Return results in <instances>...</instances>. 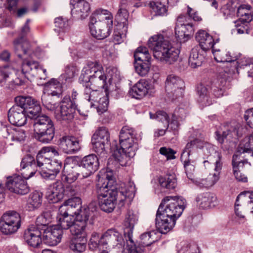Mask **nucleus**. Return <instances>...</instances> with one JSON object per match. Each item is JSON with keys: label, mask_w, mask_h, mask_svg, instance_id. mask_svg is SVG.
<instances>
[{"label": "nucleus", "mask_w": 253, "mask_h": 253, "mask_svg": "<svg viewBox=\"0 0 253 253\" xmlns=\"http://www.w3.org/2000/svg\"><path fill=\"white\" fill-rule=\"evenodd\" d=\"M159 183L164 188L168 189H173L176 186V179L175 175H168L165 177L159 178Z\"/></svg>", "instance_id": "obj_51"}, {"label": "nucleus", "mask_w": 253, "mask_h": 253, "mask_svg": "<svg viewBox=\"0 0 253 253\" xmlns=\"http://www.w3.org/2000/svg\"><path fill=\"white\" fill-rule=\"evenodd\" d=\"M81 199L79 197H74L65 201L59 209V213L75 215L81 208Z\"/></svg>", "instance_id": "obj_31"}, {"label": "nucleus", "mask_w": 253, "mask_h": 253, "mask_svg": "<svg viewBox=\"0 0 253 253\" xmlns=\"http://www.w3.org/2000/svg\"><path fill=\"white\" fill-rule=\"evenodd\" d=\"M29 21V19L27 20L26 23L22 28L20 37L13 42L15 51L20 58H22L23 55L29 53L30 51L29 42L24 39V37L30 32Z\"/></svg>", "instance_id": "obj_16"}, {"label": "nucleus", "mask_w": 253, "mask_h": 253, "mask_svg": "<svg viewBox=\"0 0 253 253\" xmlns=\"http://www.w3.org/2000/svg\"><path fill=\"white\" fill-rule=\"evenodd\" d=\"M177 248V253H194L192 251L191 246L185 242H181Z\"/></svg>", "instance_id": "obj_64"}, {"label": "nucleus", "mask_w": 253, "mask_h": 253, "mask_svg": "<svg viewBox=\"0 0 253 253\" xmlns=\"http://www.w3.org/2000/svg\"><path fill=\"white\" fill-rule=\"evenodd\" d=\"M113 156L116 161L123 167L129 165L131 162V158L135 155V149H131L129 151H125L121 149L117 148L114 150Z\"/></svg>", "instance_id": "obj_33"}, {"label": "nucleus", "mask_w": 253, "mask_h": 253, "mask_svg": "<svg viewBox=\"0 0 253 253\" xmlns=\"http://www.w3.org/2000/svg\"><path fill=\"white\" fill-rule=\"evenodd\" d=\"M7 135L5 137H8L12 141L23 142L26 138V131L20 128H7L5 129Z\"/></svg>", "instance_id": "obj_43"}, {"label": "nucleus", "mask_w": 253, "mask_h": 253, "mask_svg": "<svg viewBox=\"0 0 253 253\" xmlns=\"http://www.w3.org/2000/svg\"><path fill=\"white\" fill-rule=\"evenodd\" d=\"M221 155L217 151L213 150L212 154L208 157V160L204 162L205 167L211 164L213 167L214 172L210 173L205 178H199L195 180V184L200 188H210L213 186L219 179L221 170L222 168Z\"/></svg>", "instance_id": "obj_7"}, {"label": "nucleus", "mask_w": 253, "mask_h": 253, "mask_svg": "<svg viewBox=\"0 0 253 253\" xmlns=\"http://www.w3.org/2000/svg\"><path fill=\"white\" fill-rule=\"evenodd\" d=\"M59 148L65 153L73 154L79 150V142L76 138L70 136L62 137L58 141Z\"/></svg>", "instance_id": "obj_24"}, {"label": "nucleus", "mask_w": 253, "mask_h": 253, "mask_svg": "<svg viewBox=\"0 0 253 253\" xmlns=\"http://www.w3.org/2000/svg\"><path fill=\"white\" fill-rule=\"evenodd\" d=\"M92 213V211H90L88 207H81L77 212V214H75V220L80 222H84L87 225L89 217L91 215Z\"/></svg>", "instance_id": "obj_54"}, {"label": "nucleus", "mask_w": 253, "mask_h": 253, "mask_svg": "<svg viewBox=\"0 0 253 253\" xmlns=\"http://www.w3.org/2000/svg\"><path fill=\"white\" fill-rule=\"evenodd\" d=\"M84 87L107 89V76L102 65L97 61H88L83 67L79 78Z\"/></svg>", "instance_id": "obj_5"}, {"label": "nucleus", "mask_w": 253, "mask_h": 253, "mask_svg": "<svg viewBox=\"0 0 253 253\" xmlns=\"http://www.w3.org/2000/svg\"><path fill=\"white\" fill-rule=\"evenodd\" d=\"M58 220V225L63 229L71 230V226L74 224L76 221L74 215H70L68 214H63L62 213L58 212L57 217Z\"/></svg>", "instance_id": "obj_44"}, {"label": "nucleus", "mask_w": 253, "mask_h": 253, "mask_svg": "<svg viewBox=\"0 0 253 253\" xmlns=\"http://www.w3.org/2000/svg\"><path fill=\"white\" fill-rule=\"evenodd\" d=\"M38 166L36 164L30 166L25 169H21L22 174L23 177L28 179L32 177L38 171Z\"/></svg>", "instance_id": "obj_61"}, {"label": "nucleus", "mask_w": 253, "mask_h": 253, "mask_svg": "<svg viewBox=\"0 0 253 253\" xmlns=\"http://www.w3.org/2000/svg\"><path fill=\"white\" fill-rule=\"evenodd\" d=\"M108 77H109V82L115 81L119 79L120 73L118 69L115 67H109L107 69Z\"/></svg>", "instance_id": "obj_63"}, {"label": "nucleus", "mask_w": 253, "mask_h": 253, "mask_svg": "<svg viewBox=\"0 0 253 253\" xmlns=\"http://www.w3.org/2000/svg\"><path fill=\"white\" fill-rule=\"evenodd\" d=\"M181 159L183 163L187 177L195 183L194 173L195 171V164L194 161L190 159V157H185V158H182L181 157Z\"/></svg>", "instance_id": "obj_47"}, {"label": "nucleus", "mask_w": 253, "mask_h": 253, "mask_svg": "<svg viewBox=\"0 0 253 253\" xmlns=\"http://www.w3.org/2000/svg\"><path fill=\"white\" fill-rule=\"evenodd\" d=\"M134 67L136 72L140 76L147 75L150 70V62H135Z\"/></svg>", "instance_id": "obj_56"}, {"label": "nucleus", "mask_w": 253, "mask_h": 253, "mask_svg": "<svg viewBox=\"0 0 253 253\" xmlns=\"http://www.w3.org/2000/svg\"><path fill=\"white\" fill-rule=\"evenodd\" d=\"M62 167V163L61 161L58 160H50L46 169L57 174L60 172Z\"/></svg>", "instance_id": "obj_62"}, {"label": "nucleus", "mask_w": 253, "mask_h": 253, "mask_svg": "<svg viewBox=\"0 0 253 253\" xmlns=\"http://www.w3.org/2000/svg\"><path fill=\"white\" fill-rule=\"evenodd\" d=\"M27 115L24 110L18 106H13L8 111L9 121L13 125L22 126L27 120Z\"/></svg>", "instance_id": "obj_27"}, {"label": "nucleus", "mask_w": 253, "mask_h": 253, "mask_svg": "<svg viewBox=\"0 0 253 253\" xmlns=\"http://www.w3.org/2000/svg\"><path fill=\"white\" fill-rule=\"evenodd\" d=\"M150 116L151 119H155L163 123L167 129L169 128V118L168 114L166 112L158 111L155 114L150 113Z\"/></svg>", "instance_id": "obj_57"}, {"label": "nucleus", "mask_w": 253, "mask_h": 253, "mask_svg": "<svg viewBox=\"0 0 253 253\" xmlns=\"http://www.w3.org/2000/svg\"><path fill=\"white\" fill-rule=\"evenodd\" d=\"M53 96L50 93H44L42 96V103L48 110H54L56 107V103L53 99Z\"/></svg>", "instance_id": "obj_59"}, {"label": "nucleus", "mask_w": 253, "mask_h": 253, "mask_svg": "<svg viewBox=\"0 0 253 253\" xmlns=\"http://www.w3.org/2000/svg\"><path fill=\"white\" fill-rule=\"evenodd\" d=\"M34 130L35 138L39 141L48 143L54 138L55 128L52 120L46 115L34 118Z\"/></svg>", "instance_id": "obj_8"}, {"label": "nucleus", "mask_w": 253, "mask_h": 253, "mask_svg": "<svg viewBox=\"0 0 253 253\" xmlns=\"http://www.w3.org/2000/svg\"><path fill=\"white\" fill-rule=\"evenodd\" d=\"M86 242L87 238L71 237L69 247L74 252L82 253L85 250Z\"/></svg>", "instance_id": "obj_42"}, {"label": "nucleus", "mask_w": 253, "mask_h": 253, "mask_svg": "<svg viewBox=\"0 0 253 253\" xmlns=\"http://www.w3.org/2000/svg\"><path fill=\"white\" fill-rule=\"evenodd\" d=\"M148 45L153 50L154 57L163 63L172 64L179 58L180 50L172 46L169 41L162 35L151 37Z\"/></svg>", "instance_id": "obj_4"}, {"label": "nucleus", "mask_w": 253, "mask_h": 253, "mask_svg": "<svg viewBox=\"0 0 253 253\" xmlns=\"http://www.w3.org/2000/svg\"><path fill=\"white\" fill-rule=\"evenodd\" d=\"M48 157V154L45 153L42 149L37 155L36 164L38 167L39 168L43 167L46 169L47 165L51 160Z\"/></svg>", "instance_id": "obj_55"}, {"label": "nucleus", "mask_w": 253, "mask_h": 253, "mask_svg": "<svg viewBox=\"0 0 253 253\" xmlns=\"http://www.w3.org/2000/svg\"><path fill=\"white\" fill-rule=\"evenodd\" d=\"M77 105L71 101L69 97H64L62 101L60 108L54 112V116L58 121H71L74 118Z\"/></svg>", "instance_id": "obj_14"}, {"label": "nucleus", "mask_w": 253, "mask_h": 253, "mask_svg": "<svg viewBox=\"0 0 253 253\" xmlns=\"http://www.w3.org/2000/svg\"><path fill=\"white\" fill-rule=\"evenodd\" d=\"M99 159L94 154H90L83 158L80 167L82 169L83 177H87L96 171L99 167Z\"/></svg>", "instance_id": "obj_19"}, {"label": "nucleus", "mask_w": 253, "mask_h": 253, "mask_svg": "<svg viewBox=\"0 0 253 253\" xmlns=\"http://www.w3.org/2000/svg\"><path fill=\"white\" fill-rule=\"evenodd\" d=\"M138 217L136 214L133 211H128L127 213L125 220L124 235L126 240V245H128L129 242L134 243L132 239L133 229L135 224L137 223Z\"/></svg>", "instance_id": "obj_29"}, {"label": "nucleus", "mask_w": 253, "mask_h": 253, "mask_svg": "<svg viewBox=\"0 0 253 253\" xmlns=\"http://www.w3.org/2000/svg\"><path fill=\"white\" fill-rule=\"evenodd\" d=\"M63 176L68 183L76 181L80 175H82V169L80 166L72 167L70 165H65L63 170Z\"/></svg>", "instance_id": "obj_38"}, {"label": "nucleus", "mask_w": 253, "mask_h": 253, "mask_svg": "<svg viewBox=\"0 0 253 253\" xmlns=\"http://www.w3.org/2000/svg\"><path fill=\"white\" fill-rule=\"evenodd\" d=\"M183 18V16L178 17L175 28L176 36L180 42H185L194 33L192 23H185Z\"/></svg>", "instance_id": "obj_22"}, {"label": "nucleus", "mask_w": 253, "mask_h": 253, "mask_svg": "<svg viewBox=\"0 0 253 253\" xmlns=\"http://www.w3.org/2000/svg\"><path fill=\"white\" fill-rule=\"evenodd\" d=\"M155 234L154 231H152L143 233L140 236V243L138 246H135L136 248H138L137 249L140 252V253H141V252L143 251L141 247H148L155 242V239L153 236L155 235ZM134 244H135L134 243Z\"/></svg>", "instance_id": "obj_48"}, {"label": "nucleus", "mask_w": 253, "mask_h": 253, "mask_svg": "<svg viewBox=\"0 0 253 253\" xmlns=\"http://www.w3.org/2000/svg\"><path fill=\"white\" fill-rule=\"evenodd\" d=\"M186 205V200L182 197L164 198L157 210L155 218L158 230L162 234L169 232L175 226L176 220L182 214Z\"/></svg>", "instance_id": "obj_1"}, {"label": "nucleus", "mask_w": 253, "mask_h": 253, "mask_svg": "<svg viewBox=\"0 0 253 253\" xmlns=\"http://www.w3.org/2000/svg\"><path fill=\"white\" fill-rule=\"evenodd\" d=\"M98 89L90 86L84 87V95L85 98L90 102L91 107L96 108L97 112L101 114L107 110L109 100L107 92L105 95L100 93Z\"/></svg>", "instance_id": "obj_10"}, {"label": "nucleus", "mask_w": 253, "mask_h": 253, "mask_svg": "<svg viewBox=\"0 0 253 253\" xmlns=\"http://www.w3.org/2000/svg\"><path fill=\"white\" fill-rule=\"evenodd\" d=\"M150 6L152 8L156 15L164 16L167 14V8L166 6L161 2H151Z\"/></svg>", "instance_id": "obj_60"}, {"label": "nucleus", "mask_w": 253, "mask_h": 253, "mask_svg": "<svg viewBox=\"0 0 253 253\" xmlns=\"http://www.w3.org/2000/svg\"><path fill=\"white\" fill-rule=\"evenodd\" d=\"M45 69L40 67L38 62L32 60H25L22 65V72L10 66L0 69V85H7L8 87L13 85H21L25 82L26 74L44 80L46 78Z\"/></svg>", "instance_id": "obj_2"}, {"label": "nucleus", "mask_w": 253, "mask_h": 253, "mask_svg": "<svg viewBox=\"0 0 253 253\" xmlns=\"http://www.w3.org/2000/svg\"><path fill=\"white\" fill-rule=\"evenodd\" d=\"M78 71V70L76 66L73 65L67 66L64 74H62L60 78L62 83L65 84L66 82H71Z\"/></svg>", "instance_id": "obj_53"}, {"label": "nucleus", "mask_w": 253, "mask_h": 253, "mask_svg": "<svg viewBox=\"0 0 253 253\" xmlns=\"http://www.w3.org/2000/svg\"><path fill=\"white\" fill-rule=\"evenodd\" d=\"M16 106L22 108L26 112L28 118L34 119L40 112L41 108L39 103L29 96H19L15 97Z\"/></svg>", "instance_id": "obj_13"}, {"label": "nucleus", "mask_w": 253, "mask_h": 253, "mask_svg": "<svg viewBox=\"0 0 253 253\" xmlns=\"http://www.w3.org/2000/svg\"><path fill=\"white\" fill-rule=\"evenodd\" d=\"M113 25V16L107 10L97 9L90 16L89 27L91 35L101 40L110 34Z\"/></svg>", "instance_id": "obj_6"}, {"label": "nucleus", "mask_w": 253, "mask_h": 253, "mask_svg": "<svg viewBox=\"0 0 253 253\" xmlns=\"http://www.w3.org/2000/svg\"><path fill=\"white\" fill-rule=\"evenodd\" d=\"M70 4L72 6V12L78 15L81 19L87 16L90 10L89 4L84 0H71Z\"/></svg>", "instance_id": "obj_34"}, {"label": "nucleus", "mask_w": 253, "mask_h": 253, "mask_svg": "<svg viewBox=\"0 0 253 253\" xmlns=\"http://www.w3.org/2000/svg\"><path fill=\"white\" fill-rule=\"evenodd\" d=\"M42 194L37 191L31 193L27 202V208L29 211H33L42 205Z\"/></svg>", "instance_id": "obj_41"}, {"label": "nucleus", "mask_w": 253, "mask_h": 253, "mask_svg": "<svg viewBox=\"0 0 253 253\" xmlns=\"http://www.w3.org/2000/svg\"><path fill=\"white\" fill-rule=\"evenodd\" d=\"M110 142V133L105 127H100L96 130L91 139L94 151L101 157H106V149Z\"/></svg>", "instance_id": "obj_11"}, {"label": "nucleus", "mask_w": 253, "mask_h": 253, "mask_svg": "<svg viewBox=\"0 0 253 253\" xmlns=\"http://www.w3.org/2000/svg\"><path fill=\"white\" fill-rule=\"evenodd\" d=\"M62 83H60L56 79H51L47 84V87L51 91L50 93L52 96H56L60 97L62 93Z\"/></svg>", "instance_id": "obj_52"}, {"label": "nucleus", "mask_w": 253, "mask_h": 253, "mask_svg": "<svg viewBox=\"0 0 253 253\" xmlns=\"http://www.w3.org/2000/svg\"><path fill=\"white\" fill-rule=\"evenodd\" d=\"M124 239L122 235L114 229L108 230L101 237V245H103L105 250L110 252L111 248L118 245H122Z\"/></svg>", "instance_id": "obj_18"}, {"label": "nucleus", "mask_w": 253, "mask_h": 253, "mask_svg": "<svg viewBox=\"0 0 253 253\" xmlns=\"http://www.w3.org/2000/svg\"><path fill=\"white\" fill-rule=\"evenodd\" d=\"M88 245L89 248L92 250L98 248L101 252L102 250H105L103 245H101V238L96 233H93L91 235Z\"/></svg>", "instance_id": "obj_58"}, {"label": "nucleus", "mask_w": 253, "mask_h": 253, "mask_svg": "<svg viewBox=\"0 0 253 253\" xmlns=\"http://www.w3.org/2000/svg\"><path fill=\"white\" fill-rule=\"evenodd\" d=\"M196 39L199 43V45L202 50L204 51H208L213 48L214 40L211 36L204 30L199 31L196 35Z\"/></svg>", "instance_id": "obj_32"}, {"label": "nucleus", "mask_w": 253, "mask_h": 253, "mask_svg": "<svg viewBox=\"0 0 253 253\" xmlns=\"http://www.w3.org/2000/svg\"><path fill=\"white\" fill-rule=\"evenodd\" d=\"M136 192L134 183L132 181H129L126 184L122 186L118 191V201L120 206L122 207L124 205L125 201L126 198L129 199H132Z\"/></svg>", "instance_id": "obj_30"}, {"label": "nucleus", "mask_w": 253, "mask_h": 253, "mask_svg": "<svg viewBox=\"0 0 253 253\" xmlns=\"http://www.w3.org/2000/svg\"><path fill=\"white\" fill-rule=\"evenodd\" d=\"M135 130L132 128L128 126H124L120 133V145L126 146V140L128 141L129 145H135Z\"/></svg>", "instance_id": "obj_36"}, {"label": "nucleus", "mask_w": 253, "mask_h": 253, "mask_svg": "<svg viewBox=\"0 0 253 253\" xmlns=\"http://www.w3.org/2000/svg\"><path fill=\"white\" fill-rule=\"evenodd\" d=\"M41 235L42 233L39 227L32 225L25 231L24 239L29 246L36 248L42 242Z\"/></svg>", "instance_id": "obj_23"}, {"label": "nucleus", "mask_w": 253, "mask_h": 253, "mask_svg": "<svg viewBox=\"0 0 253 253\" xmlns=\"http://www.w3.org/2000/svg\"><path fill=\"white\" fill-rule=\"evenodd\" d=\"M247 146H244L241 143L233 156L232 166L233 171L234 167H236L237 171H240L243 168L245 164H248L247 160L246 159L248 156H253V134L250 136L249 138V143Z\"/></svg>", "instance_id": "obj_12"}, {"label": "nucleus", "mask_w": 253, "mask_h": 253, "mask_svg": "<svg viewBox=\"0 0 253 253\" xmlns=\"http://www.w3.org/2000/svg\"><path fill=\"white\" fill-rule=\"evenodd\" d=\"M130 2H127L126 0L120 1L119 8L116 15V20L118 23L117 30H120L123 28L125 32L127 31V23L129 16L128 8Z\"/></svg>", "instance_id": "obj_25"}, {"label": "nucleus", "mask_w": 253, "mask_h": 253, "mask_svg": "<svg viewBox=\"0 0 253 253\" xmlns=\"http://www.w3.org/2000/svg\"><path fill=\"white\" fill-rule=\"evenodd\" d=\"M243 206L247 210H250L253 214V192L244 191L241 193L237 197L235 204V211L236 215L240 218H244V215L239 211L238 208Z\"/></svg>", "instance_id": "obj_21"}, {"label": "nucleus", "mask_w": 253, "mask_h": 253, "mask_svg": "<svg viewBox=\"0 0 253 253\" xmlns=\"http://www.w3.org/2000/svg\"><path fill=\"white\" fill-rule=\"evenodd\" d=\"M5 186L10 192L19 195L26 194L30 191L26 181L19 175L8 177Z\"/></svg>", "instance_id": "obj_17"}, {"label": "nucleus", "mask_w": 253, "mask_h": 253, "mask_svg": "<svg viewBox=\"0 0 253 253\" xmlns=\"http://www.w3.org/2000/svg\"><path fill=\"white\" fill-rule=\"evenodd\" d=\"M215 60L218 62H230L236 61V57L231 55V53L226 50L215 49L212 50Z\"/></svg>", "instance_id": "obj_46"}, {"label": "nucleus", "mask_w": 253, "mask_h": 253, "mask_svg": "<svg viewBox=\"0 0 253 253\" xmlns=\"http://www.w3.org/2000/svg\"><path fill=\"white\" fill-rule=\"evenodd\" d=\"M148 92V83L144 80L137 82L129 91L130 96L136 99H140Z\"/></svg>", "instance_id": "obj_39"}, {"label": "nucleus", "mask_w": 253, "mask_h": 253, "mask_svg": "<svg viewBox=\"0 0 253 253\" xmlns=\"http://www.w3.org/2000/svg\"><path fill=\"white\" fill-rule=\"evenodd\" d=\"M134 58L135 62H150L151 59L147 48L142 46L136 49L134 53Z\"/></svg>", "instance_id": "obj_50"}, {"label": "nucleus", "mask_w": 253, "mask_h": 253, "mask_svg": "<svg viewBox=\"0 0 253 253\" xmlns=\"http://www.w3.org/2000/svg\"><path fill=\"white\" fill-rule=\"evenodd\" d=\"M63 233L62 229L55 227L47 228L43 232L42 240L49 246H55L60 242Z\"/></svg>", "instance_id": "obj_26"}, {"label": "nucleus", "mask_w": 253, "mask_h": 253, "mask_svg": "<svg viewBox=\"0 0 253 253\" xmlns=\"http://www.w3.org/2000/svg\"><path fill=\"white\" fill-rule=\"evenodd\" d=\"M213 197L209 193H203L198 195L196 201L197 206L202 209H206L211 206Z\"/></svg>", "instance_id": "obj_49"}, {"label": "nucleus", "mask_w": 253, "mask_h": 253, "mask_svg": "<svg viewBox=\"0 0 253 253\" xmlns=\"http://www.w3.org/2000/svg\"><path fill=\"white\" fill-rule=\"evenodd\" d=\"M209 88L208 85L203 83L200 84L197 87V92L199 95L198 101L203 106H209L212 103V99L209 96Z\"/></svg>", "instance_id": "obj_37"}, {"label": "nucleus", "mask_w": 253, "mask_h": 253, "mask_svg": "<svg viewBox=\"0 0 253 253\" xmlns=\"http://www.w3.org/2000/svg\"><path fill=\"white\" fill-rule=\"evenodd\" d=\"M88 230V226L84 222L76 221L71 228V237L87 238Z\"/></svg>", "instance_id": "obj_40"}, {"label": "nucleus", "mask_w": 253, "mask_h": 253, "mask_svg": "<svg viewBox=\"0 0 253 253\" xmlns=\"http://www.w3.org/2000/svg\"><path fill=\"white\" fill-rule=\"evenodd\" d=\"M237 16L242 22L249 23L253 19V13L251 11V6L247 4L240 5L237 10Z\"/></svg>", "instance_id": "obj_45"}, {"label": "nucleus", "mask_w": 253, "mask_h": 253, "mask_svg": "<svg viewBox=\"0 0 253 253\" xmlns=\"http://www.w3.org/2000/svg\"><path fill=\"white\" fill-rule=\"evenodd\" d=\"M184 82L178 76L169 75L165 82V90L169 97L174 99L181 96L183 92Z\"/></svg>", "instance_id": "obj_15"}, {"label": "nucleus", "mask_w": 253, "mask_h": 253, "mask_svg": "<svg viewBox=\"0 0 253 253\" xmlns=\"http://www.w3.org/2000/svg\"><path fill=\"white\" fill-rule=\"evenodd\" d=\"M238 129L237 125L221 126L215 132L216 139L219 143L222 144L225 139L230 140L232 138L238 136Z\"/></svg>", "instance_id": "obj_28"}, {"label": "nucleus", "mask_w": 253, "mask_h": 253, "mask_svg": "<svg viewBox=\"0 0 253 253\" xmlns=\"http://www.w3.org/2000/svg\"><path fill=\"white\" fill-rule=\"evenodd\" d=\"M65 189L62 182L56 181L50 184L47 189L45 197L50 203H57L62 200Z\"/></svg>", "instance_id": "obj_20"}, {"label": "nucleus", "mask_w": 253, "mask_h": 253, "mask_svg": "<svg viewBox=\"0 0 253 253\" xmlns=\"http://www.w3.org/2000/svg\"><path fill=\"white\" fill-rule=\"evenodd\" d=\"M199 46L194 47L191 50L188 63L189 65L192 68H196L201 66L205 58L204 53Z\"/></svg>", "instance_id": "obj_35"}, {"label": "nucleus", "mask_w": 253, "mask_h": 253, "mask_svg": "<svg viewBox=\"0 0 253 253\" xmlns=\"http://www.w3.org/2000/svg\"><path fill=\"white\" fill-rule=\"evenodd\" d=\"M98 176L96 186L99 206L103 211L111 212L115 208L118 194L117 189L109 186V182L112 180V171L107 170L106 173L99 174Z\"/></svg>", "instance_id": "obj_3"}, {"label": "nucleus", "mask_w": 253, "mask_h": 253, "mask_svg": "<svg viewBox=\"0 0 253 253\" xmlns=\"http://www.w3.org/2000/svg\"><path fill=\"white\" fill-rule=\"evenodd\" d=\"M21 218L19 213L13 211L4 213L0 220V231L4 235H11L20 228Z\"/></svg>", "instance_id": "obj_9"}]
</instances>
